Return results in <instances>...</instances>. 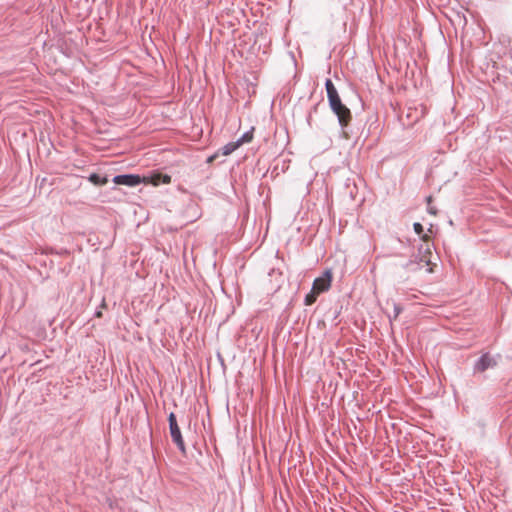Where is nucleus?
<instances>
[{
	"instance_id": "nucleus-1",
	"label": "nucleus",
	"mask_w": 512,
	"mask_h": 512,
	"mask_svg": "<svg viewBox=\"0 0 512 512\" xmlns=\"http://www.w3.org/2000/svg\"><path fill=\"white\" fill-rule=\"evenodd\" d=\"M329 105L334 114H336L341 127H346L351 120L350 110L342 103L338 97L329 101Z\"/></svg>"
},
{
	"instance_id": "nucleus-2",
	"label": "nucleus",
	"mask_w": 512,
	"mask_h": 512,
	"mask_svg": "<svg viewBox=\"0 0 512 512\" xmlns=\"http://www.w3.org/2000/svg\"><path fill=\"white\" fill-rule=\"evenodd\" d=\"M168 422H169V430H170V435H171L172 441L176 444V446L178 447V449L181 452L185 453V451H186L185 443H184V440H183V437H182V434H181V431L178 426L177 419H176V416L174 413L169 414Z\"/></svg>"
},
{
	"instance_id": "nucleus-3",
	"label": "nucleus",
	"mask_w": 512,
	"mask_h": 512,
	"mask_svg": "<svg viewBox=\"0 0 512 512\" xmlns=\"http://www.w3.org/2000/svg\"><path fill=\"white\" fill-rule=\"evenodd\" d=\"M498 358L490 355L489 353L483 354L474 365V372H484L489 368H494L498 364Z\"/></svg>"
},
{
	"instance_id": "nucleus-4",
	"label": "nucleus",
	"mask_w": 512,
	"mask_h": 512,
	"mask_svg": "<svg viewBox=\"0 0 512 512\" xmlns=\"http://www.w3.org/2000/svg\"><path fill=\"white\" fill-rule=\"evenodd\" d=\"M332 274L329 270H326L322 276L316 278L313 282L312 289L316 293H323L327 291L331 286Z\"/></svg>"
},
{
	"instance_id": "nucleus-5",
	"label": "nucleus",
	"mask_w": 512,
	"mask_h": 512,
	"mask_svg": "<svg viewBox=\"0 0 512 512\" xmlns=\"http://www.w3.org/2000/svg\"><path fill=\"white\" fill-rule=\"evenodd\" d=\"M113 182L116 185H125L128 187H135L142 183V178L139 175L136 174H121L116 175L113 178Z\"/></svg>"
},
{
	"instance_id": "nucleus-6",
	"label": "nucleus",
	"mask_w": 512,
	"mask_h": 512,
	"mask_svg": "<svg viewBox=\"0 0 512 512\" xmlns=\"http://www.w3.org/2000/svg\"><path fill=\"white\" fill-rule=\"evenodd\" d=\"M170 181L171 177L169 175L161 173H153L150 176L142 178L143 183H150L154 186H158L160 184H168Z\"/></svg>"
},
{
	"instance_id": "nucleus-7",
	"label": "nucleus",
	"mask_w": 512,
	"mask_h": 512,
	"mask_svg": "<svg viewBox=\"0 0 512 512\" xmlns=\"http://www.w3.org/2000/svg\"><path fill=\"white\" fill-rule=\"evenodd\" d=\"M422 240L424 242L423 245L420 246L419 252L422 254L420 261L425 262L426 264L430 263V255H431V244L428 241V236L423 235Z\"/></svg>"
},
{
	"instance_id": "nucleus-8",
	"label": "nucleus",
	"mask_w": 512,
	"mask_h": 512,
	"mask_svg": "<svg viewBox=\"0 0 512 512\" xmlns=\"http://www.w3.org/2000/svg\"><path fill=\"white\" fill-rule=\"evenodd\" d=\"M325 88L327 92L328 102L340 97L331 79H327L325 81Z\"/></svg>"
},
{
	"instance_id": "nucleus-9",
	"label": "nucleus",
	"mask_w": 512,
	"mask_h": 512,
	"mask_svg": "<svg viewBox=\"0 0 512 512\" xmlns=\"http://www.w3.org/2000/svg\"><path fill=\"white\" fill-rule=\"evenodd\" d=\"M88 180L97 186L106 185L108 182V178L106 176H101L97 173H93L89 176Z\"/></svg>"
},
{
	"instance_id": "nucleus-10",
	"label": "nucleus",
	"mask_w": 512,
	"mask_h": 512,
	"mask_svg": "<svg viewBox=\"0 0 512 512\" xmlns=\"http://www.w3.org/2000/svg\"><path fill=\"white\" fill-rule=\"evenodd\" d=\"M239 147V143L237 141L227 143L223 148V155H230Z\"/></svg>"
},
{
	"instance_id": "nucleus-11",
	"label": "nucleus",
	"mask_w": 512,
	"mask_h": 512,
	"mask_svg": "<svg viewBox=\"0 0 512 512\" xmlns=\"http://www.w3.org/2000/svg\"><path fill=\"white\" fill-rule=\"evenodd\" d=\"M253 139V129L250 131L245 132L238 140L237 143H239V146H241L244 143H249Z\"/></svg>"
},
{
	"instance_id": "nucleus-12",
	"label": "nucleus",
	"mask_w": 512,
	"mask_h": 512,
	"mask_svg": "<svg viewBox=\"0 0 512 512\" xmlns=\"http://www.w3.org/2000/svg\"><path fill=\"white\" fill-rule=\"evenodd\" d=\"M318 295L319 293H316L313 289H311V292L305 297V304L312 305L316 301Z\"/></svg>"
},
{
	"instance_id": "nucleus-13",
	"label": "nucleus",
	"mask_w": 512,
	"mask_h": 512,
	"mask_svg": "<svg viewBox=\"0 0 512 512\" xmlns=\"http://www.w3.org/2000/svg\"><path fill=\"white\" fill-rule=\"evenodd\" d=\"M413 228H414V231H415L416 234H418L421 237L423 236L422 235V233H423V226L420 223H418V222L414 223L413 224Z\"/></svg>"
},
{
	"instance_id": "nucleus-14",
	"label": "nucleus",
	"mask_w": 512,
	"mask_h": 512,
	"mask_svg": "<svg viewBox=\"0 0 512 512\" xmlns=\"http://www.w3.org/2000/svg\"><path fill=\"white\" fill-rule=\"evenodd\" d=\"M402 308L399 304H394V318H397L401 313Z\"/></svg>"
},
{
	"instance_id": "nucleus-15",
	"label": "nucleus",
	"mask_w": 512,
	"mask_h": 512,
	"mask_svg": "<svg viewBox=\"0 0 512 512\" xmlns=\"http://www.w3.org/2000/svg\"><path fill=\"white\" fill-rule=\"evenodd\" d=\"M430 201H431V197H428V212L430 214L435 215L436 214V210L432 206L429 205Z\"/></svg>"
}]
</instances>
